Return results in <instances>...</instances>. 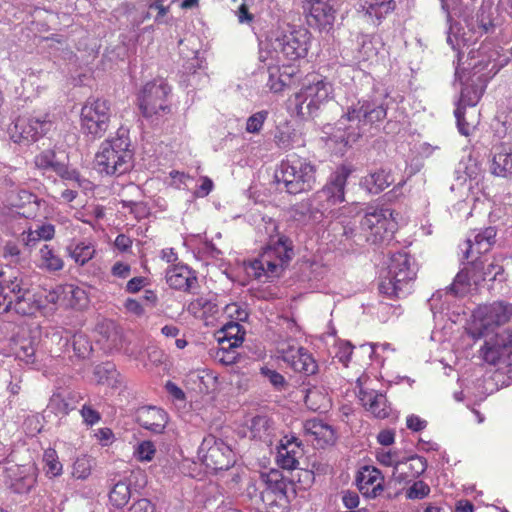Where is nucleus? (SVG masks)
Segmentation results:
<instances>
[{
  "instance_id": "obj_56",
  "label": "nucleus",
  "mask_w": 512,
  "mask_h": 512,
  "mask_svg": "<svg viewBox=\"0 0 512 512\" xmlns=\"http://www.w3.org/2000/svg\"><path fill=\"white\" fill-rule=\"evenodd\" d=\"M73 348L79 357H85V355L91 350L88 340L83 335L73 336Z\"/></svg>"
},
{
  "instance_id": "obj_29",
  "label": "nucleus",
  "mask_w": 512,
  "mask_h": 512,
  "mask_svg": "<svg viewBox=\"0 0 512 512\" xmlns=\"http://www.w3.org/2000/svg\"><path fill=\"white\" fill-rule=\"evenodd\" d=\"M496 230L494 227H486L478 232L473 239L466 240L467 249L465 258L469 259L475 253L477 255L488 252L495 242Z\"/></svg>"
},
{
  "instance_id": "obj_12",
  "label": "nucleus",
  "mask_w": 512,
  "mask_h": 512,
  "mask_svg": "<svg viewBox=\"0 0 512 512\" xmlns=\"http://www.w3.org/2000/svg\"><path fill=\"white\" fill-rule=\"evenodd\" d=\"M198 456L207 468L214 471L228 470L236 462V455L231 446L213 434L203 438Z\"/></svg>"
},
{
  "instance_id": "obj_41",
  "label": "nucleus",
  "mask_w": 512,
  "mask_h": 512,
  "mask_svg": "<svg viewBox=\"0 0 512 512\" xmlns=\"http://www.w3.org/2000/svg\"><path fill=\"white\" fill-rule=\"evenodd\" d=\"M59 161L56 157V152L53 149H45L40 151L34 156V167L40 170L43 174L47 171L54 172L59 167Z\"/></svg>"
},
{
  "instance_id": "obj_49",
  "label": "nucleus",
  "mask_w": 512,
  "mask_h": 512,
  "mask_svg": "<svg viewBox=\"0 0 512 512\" xmlns=\"http://www.w3.org/2000/svg\"><path fill=\"white\" fill-rule=\"evenodd\" d=\"M267 111H259L251 115L246 122V131L248 133H259L267 119Z\"/></svg>"
},
{
  "instance_id": "obj_8",
  "label": "nucleus",
  "mask_w": 512,
  "mask_h": 512,
  "mask_svg": "<svg viewBox=\"0 0 512 512\" xmlns=\"http://www.w3.org/2000/svg\"><path fill=\"white\" fill-rule=\"evenodd\" d=\"M112 119L111 102L104 98H88L80 110V128L90 140L103 138L110 128Z\"/></svg>"
},
{
  "instance_id": "obj_27",
  "label": "nucleus",
  "mask_w": 512,
  "mask_h": 512,
  "mask_svg": "<svg viewBox=\"0 0 512 512\" xmlns=\"http://www.w3.org/2000/svg\"><path fill=\"white\" fill-rule=\"evenodd\" d=\"M304 431L311 437V442L319 448H324L335 441L334 430L321 420L310 419L305 421Z\"/></svg>"
},
{
  "instance_id": "obj_48",
  "label": "nucleus",
  "mask_w": 512,
  "mask_h": 512,
  "mask_svg": "<svg viewBox=\"0 0 512 512\" xmlns=\"http://www.w3.org/2000/svg\"><path fill=\"white\" fill-rule=\"evenodd\" d=\"M261 374L266 377L277 391H283L287 387V381L282 374L268 367H262Z\"/></svg>"
},
{
  "instance_id": "obj_10",
  "label": "nucleus",
  "mask_w": 512,
  "mask_h": 512,
  "mask_svg": "<svg viewBox=\"0 0 512 512\" xmlns=\"http://www.w3.org/2000/svg\"><path fill=\"white\" fill-rule=\"evenodd\" d=\"M353 168L340 165L331 174L328 182L314 194L322 214L332 213L333 207L345 201V188Z\"/></svg>"
},
{
  "instance_id": "obj_61",
  "label": "nucleus",
  "mask_w": 512,
  "mask_h": 512,
  "mask_svg": "<svg viewBox=\"0 0 512 512\" xmlns=\"http://www.w3.org/2000/svg\"><path fill=\"white\" fill-rule=\"evenodd\" d=\"M132 245L133 240L125 234H119L114 241L115 248L122 253L130 251Z\"/></svg>"
},
{
  "instance_id": "obj_2",
  "label": "nucleus",
  "mask_w": 512,
  "mask_h": 512,
  "mask_svg": "<svg viewBox=\"0 0 512 512\" xmlns=\"http://www.w3.org/2000/svg\"><path fill=\"white\" fill-rule=\"evenodd\" d=\"M387 117V106L372 99H359L346 108L340 118L346 143L357 142L362 136L378 129Z\"/></svg>"
},
{
  "instance_id": "obj_42",
  "label": "nucleus",
  "mask_w": 512,
  "mask_h": 512,
  "mask_svg": "<svg viewBox=\"0 0 512 512\" xmlns=\"http://www.w3.org/2000/svg\"><path fill=\"white\" fill-rule=\"evenodd\" d=\"M305 404L312 411L322 412L329 408L330 399L319 388L313 387L308 389L306 393Z\"/></svg>"
},
{
  "instance_id": "obj_44",
  "label": "nucleus",
  "mask_w": 512,
  "mask_h": 512,
  "mask_svg": "<svg viewBox=\"0 0 512 512\" xmlns=\"http://www.w3.org/2000/svg\"><path fill=\"white\" fill-rule=\"evenodd\" d=\"M43 462L47 477L54 478L63 473V465L59 461L58 453L54 448H47L44 451Z\"/></svg>"
},
{
  "instance_id": "obj_25",
  "label": "nucleus",
  "mask_w": 512,
  "mask_h": 512,
  "mask_svg": "<svg viewBox=\"0 0 512 512\" xmlns=\"http://www.w3.org/2000/svg\"><path fill=\"white\" fill-rule=\"evenodd\" d=\"M426 468V459L415 455L408 457L405 460H400L396 465L395 470H393V476L398 481L409 482L423 474Z\"/></svg>"
},
{
  "instance_id": "obj_47",
  "label": "nucleus",
  "mask_w": 512,
  "mask_h": 512,
  "mask_svg": "<svg viewBox=\"0 0 512 512\" xmlns=\"http://www.w3.org/2000/svg\"><path fill=\"white\" fill-rule=\"evenodd\" d=\"M375 458L380 465L393 467L394 469L400 462L399 454L396 451L386 450L385 448H377Z\"/></svg>"
},
{
  "instance_id": "obj_6",
  "label": "nucleus",
  "mask_w": 512,
  "mask_h": 512,
  "mask_svg": "<svg viewBox=\"0 0 512 512\" xmlns=\"http://www.w3.org/2000/svg\"><path fill=\"white\" fill-rule=\"evenodd\" d=\"M316 166L307 158L291 154L282 161L280 172L276 175L285 191L297 195L311 191L316 184Z\"/></svg>"
},
{
  "instance_id": "obj_17",
  "label": "nucleus",
  "mask_w": 512,
  "mask_h": 512,
  "mask_svg": "<svg viewBox=\"0 0 512 512\" xmlns=\"http://www.w3.org/2000/svg\"><path fill=\"white\" fill-rule=\"evenodd\" d=\"M266 86L272 93H281L300 83L301 71L294 65H269Z\"/></svg>"
},
{
  "instance_id": "obj_18",
  "label": "nucleus",
  "mask_w": 512,
  "mask_h": 512,
  "mask_svg": "<svg viewBox=\"0 0 512 512\" xmlns=\"http://www.w3.org/2000/svg\"><path fill=\"white\" fill-rule=\"evenodd\" d=\"M165 279L170 288L185 293L191 292L198 286L196 271L182 262L169 265L165 272Z\"/></svg>"
},
{
  "instance_id": "obj_40",
  "label": "nucleus",
  "mask_w": 512,
  "mask_h": 512,
  "mask_svg": "<svg viewBox=\"0 0 512 512\" xmlns=\"http://www.w3.org/2000/svg\"><path fill=\"white\" fill-rule=\"evenodd\" d=\"M64 290V306L79 310L86 306L88 298L84 289L73 284H65Z\"/></svg>"
},
{
  "instance_id": "obj_58",
  "label": "nucleus",
  "mask_w": 512,
  "mask_h": 512,
  "mask_svg": "<svg viewBox=\"0 0 512 512\" xmlns=\"http://www.w3.org/2000/svg\"><path fill=\"white\" fill-rule=\"evenodd\" d=\"M455 117L457 119V127L459 132L464 136H469L472 132V127L465 119L463 108L458 107L455 110Z\"/></svg>"
},
{
  "instance_id": "obj_15",
  "label": "nucleus",
  "mask_w": 512,
  "mask_h": 512,
  "mask_svg": "<svg viewBox=\"0 0 512 512\" xmlns=\"http://www.w3.org/2000/svg\"><path fill=\"white\" fill-rule=\"evenodd\" d=\"M170 86L163 80H153L144 85L139 95V108L145 117H152L159 113H168L170 106L168 96Z\"/></svg>"
},
{
  "instance_id": "obj_21",
  "label": "nucleus",
  "mask_w": 512,
  "mask_h": 512,
  "mask_svg": "<svg viewBox=\"0 0 512 512\" xmlns=\"http://www.w3.org/2000/svg\"><path fill=\"white\" fill-rule=\"evenodd\" d=\"M384 476L375 466L365 465L358 470L356 484L367 498H375L384 491Z\"/></svg>"
},
{
  "instance_id": "obj_32",
  "label": "nucleus",
  "mask_w": 512,
  "mask_h": 512,
  "mask_svg": "<svg viewBox=\"0 0 512 512\" xmlns=\"http://www.w3.org/2000/svg\"><path fill=\"white\" fill-rule=\"evenodd\" d=\"M12 310L22 316H32L41 310L37 290L30 289L13 299Z\"/></svg>"
},
{
  "instance_id": "obj_43",
  "label": "nucleus",
  "mask_w": 512,
  "mask_h": 512,
  "mask_svg": "<svg viewBox=\"0 0 512 512\" xmlns=\"http://www.w3.org/2000/svg\"><path fill=\"white\" fill-rule=\"evenodd\" d=\"M64 291V285H56L51 289H37L38 298L41 300V309L46 308L49 304L63 305Z\"/></svg>"
},
{
  "instance_id": "obj_57",
  "label": "nucleus",
  "mask_w": 512,
  "mask_h": 512,
  "mask_svg": "<svg viewBox=\"0 0 512 512\" xmlns=\"http://www.w3.org/2000/svg\"><path fill=\"white\" fill-rule=\"evenodd\" d=\"M80 414L84 422L90 426L98 423L101 419L100 413L87 404L83 405Z\"/></svg>"
},
{
  "instance_id": "obj_38",
  "label": "nucleus",
  "mask_w": 512,
  "mask_h": 512,
  "mask_svg": "<svg viewBox=\"0 0 512 512\" xmlns=\"http://www.w3.org/2000/svg\"><path fill=\"white\" fill-rule=\"evenodd\" d=\"M394 0H364L362 9L370 18L381 20L394 11Z\"/></svg>"
},
{
  "instance_id": "obj_39",
  "label": "nucleus",
  "mask_w": 512,
  "mask_h": 512,
  "mask_svg": "<svg viewBox=\"0 0 512 512\" xmlns=\"http://www.w3.org/2000/svg\"><path fill=\"white\" fill-rule=\"evenodd\" d=\"M297 131L293 125L286 121L277 126L274 142L279 149L289 150L297 142Z\"/></svg>"
},
{
  "instance_id": "obj_46",
  "label": "nucleus",
  "mask_w": 512,
  "mask_h": 512,
  "mask_svg": "<svg viewBox=\"0 0 512 512\" xmlns=\"http://www.w3.org/2000/svg\"><path fill=\"white\" fill-rule=\"evenodd\" d=\"M156 446L151 440L139 442L135 448L133 455L139 462H151L156 455Z\"/></svg>"
},
{
  "instance_id": "obj_35",
  "label": "nucleus",
  "mask_w": 512,
  "mask_h": 512,
  "mask_svg": "<svg viewBox=\"0 0 512 512\" xmlns=\"http://www.w3.org/2000/svg\"><path fill=\"white\" fill-rule=\"evenodd\" d=\"M38 267L49 272L60 271L64 267V260L52 246L45 244L39 250Z\"/></svg>"
},
{
  "instance_id": "obj_4",
  "label": "nucleus",
  "mask_w": 512,
  "mask_h": 512,
  "mask_svg": "<svg viewBox=\"0 0 512 512\" xmlns=\"http://www.w3.org/2000/svg\"><path fill=\"white\" fill-rule=\"evenodd\" d=\"M128 136L120 134L105 139L95 154L94 167L105 176L119 177L133 168L134 152Z\"/></svg>"
},
{
  "instance_id": "obj_52",
  "label": "nucleus",
  "mask_w": 512,
  "mask_h": 512,
  "mask_svg": "<svg viewBox=\"0 0 512 512\" xmlns=\"http://www.w3.org/2000/svg\"><path fill=\"white\" fill-rule=\"evenodd\" d=\"M2 256L10 263H19L21 258V250L19 245L14 241L6 242L2 250Z\"/></svg>"
},
{
  "instance_id": "obj_51",
  "label": "nucleus",
  "mask_w": 512,
  "mask_h": 512,
  "mask_svg": "<svg viewBox=\"0 0 512 512\" xmlns=\"http://www.w3.org/2000/svg\"><path fill=\"white\" fill-rule=\"evenodd\" d=\"M236 348H227V344L219 345V349L216 351L215 358L224 365L234 364L238 358Z\"/></svg>"
},
{
  "instance_id": "obj_7",
  "label": "nucleus",
  "mask_w": 512,
  "mask_h": 512,
  "mask_svg": "<svg viewBox=\"0 0 512 512\" xmlns=\"http://www.w3.org/2000/svg\"><path fill=\"white\" fill-rule=\"evenodd\" d=\"M512 318V304L503 300L479 305L472 312L466 332L473 340L488 336L496 328L507 324Z\"/></svg>"
},
{
  "instance_id": "obj_45",
  "label": "nucleus",
  "mask_w": 512,
  "mask_h": 512,
  "mask_svg": "<svg viewBox=\"0 0 512 512\" xmlns=\"http://www.w3.org/2000/svg\"><path fill=\"white\" fill-rule=\"evenodd\" d=\"M93 458L89 455H81L72 465V476L76 479L86 480L92 473Z\"/></svg>"
},
{
  "instance_id": "obj_64",
  "label": "nucleus",
  "mask_w": 512,
  "mask_h": 512,
  "mask_svg": "<svg viewBox=\"0 0 512 512\" xmlns=\"http://www.w3.org/2000/svg\"><path fill=\"white\" fill-rule=\"evenodd\" d=\"M395 441V432L391 429L381 430L377 435V442L382 446H390Z\"/></svg>"
},
{
  "instance_id": "obj_28",
  "label": "nucleus",
  "mask_w": 512,
  "mask_h": 512,
  "mask_svg": "<svg viewBox=\"0 0 512 512\" xmlns=\"http://www.w3.org/2000/svg\"><path fill=\"white\" fill-rule=\"evenodd\" d=\"M82 399L81 393L77 391L57 392L51 396L48 408L56 415H68Z\"/></svg>"
},
{
  "instance_id": "obj_23",
  "label": "nucleus",
  "mask_w": 512,
  "mask_h": 512,
  "mask_svg": "<svg viewBox=\"0 0 512 512\" xmlns=\"http://www.w3.org/2000/svg\"><path fill=\"white\" fill-rule=\"evenodd\" d=\"M284 361L298 373L313 375L318 370V365L311 353L305 348L290 349L283 357Z\"/></svg>"
},
{
  "instance_id": "obj_1",
  "label": "nucleus",
  "mask_w": 512,
  "mask_h": 512,
  "mask_svg": "<svg viewBox=\"0 0 512 512\" xmlns=\"http://www.w3.org/2000/svg\"><path fill=\"white\" fill-rule=\"evenodd\" d=\"M301 87L288 98L289 109L301 120L317 115L320 107L333 95V85L318 72H309L300 81Z\"/></svg>"
},
{
  "instance_id": "obj_55",
  "label": "nucleus",
  "mask_w": 512,
  "mask_h": 512,
  "mask_svg": "<svg viewBox=\"0 0 512 512\" xmlns=\"http://www.w3.org/2000/svg\"><path fill=\"white\" fill-rule=\"evenodd\" d=\"M167 1L168 0H149L148 9L157 12L154 17L156 23H163L164 17L169 13L170 6L165 5Z\"/></svg>"
},
{
  "instance_id": "obj_14",
  "label": "nucleus",
  "mask_w": 512,
  "mask_h": 512,
  "mask_svg": "<svg viewBox=\"0 0 512 512\" xmlns=\"http://www.w3.org/2000/svg\"><path fill=\"white\" fill-rule=\"evenodd\" d=\"M361 229L366 239L372 244H379L390 240L396 230V222L392 211L387 208L368 210L361 220Z\"/></svg>"
},
{
  "instance_id": "obj_37",
  "label": "nucleus",
  "mask_w": 512,
  "mask_h": 512,
  "mask_svg": "<svg viewBox=\"0 0 512 512\" xmlns=\"http://www.w3.org/2000/svg\"><path fill=\"white\" fill-rule=\"evenodd\" d=\"M394 182L389 171L379 169L364 177L363 183L370 193L377 194L388 188Z\"/></svg>"
},
{
  "instance_id": "obj_16",
  "label": "nucleus",
  "mask_w": 512,
  "mask_h": 512,
  "mask_svg": "<svg viewBox=\"0 0 512 512\" xmlns=\"http://www.w3.org/2000/svg\"><path fill=\"white\" fill-rule=\"evenodd\" d=\"M303 13L309 23L320 28L333 25L336 18V0H303Z\"/></svg>"
},
{
  "instance_id": "obj_33",
  "label": "nucleus",
  "mask_w": 512,
  "mask_h": 512,
  "mask_svg": "<svg viewBox=\"0 0 512 512\" xmlns=\"http://www.w3.org/2000/svg\"><path fill=\"white\" fill-rule=\"evenodd\" d=\"M250 435L266 444H272L275 427L274 423L267 416H255L252 418L250 426Z\"/></svg>"
},
{
  "instance_id": "obj_5",
  "label": "nucleus",
  "mask_w": 512,
  "mask_h": 512,
  "mask_svg": "<svg viewBox=\"0 0 512 512\" xmlns=\"http://www.w3.org/2000/svg\"><path fill=\"white\" fill-rule=\"evenodd\" d=\"M417 278L414 258L407 252H397L390 257L388 272L379 282V292L390 299L405 297Z\"/></svg>"
},
{
  "instance_id": "obj_3",
  "label": "nucleus",
  "mask_w": 512,
  "mask_h": 512,
  "mask_svg": "<svg viewBox=\"0 0 512 512\" xmlns=\"http://www.w3.org/2000/svg\"><path fill=\"white\" fill-rule=\"evenodd\" d=\"M293 254L292 241L281 235L276 242H270L258 257L245 265L246 272L262 282L278 278L288 266Z\"/></svg>"
},
{
  "instance_id": "obj_30",
  "label": "nucleus",
  "mask_w": 512,
  "mask_h": 512,
  "mask_svg": "<svg viewBox=\"0 0 512 512\" xmlns=\"http://www.w3.org/2000/svg\"><path fill=\"white\" fill-rule=\"evenodd\" d=\"M491 173L500 177L512 174V146L510 144L500 143L494 147Z\"/></svg>"
},
{
  "instance_id": "obj_26",
  "label": "nucleus",
  "mask_w": 512,
  "mask_h": 512,
  "mask_svg": "<svg viewBox=\"0 0 512 512\" xmlns=\"http://www.w3.org/2000/svg\"><path fill=\"white\" fill-rule=\"evenodd\" d=\"M66 253L76 265L84 266L97 255L96 244L90 239H72Z\"/></svg>"
},
{
  "instance_id": "obj_24",
  "label": "nucleus",
  "mask_w": 512,
  "mask_h": 512,
  "mask_svg": "<svg viewBox=\"0 0 512 512\" xmlns=\"http://www.w3.org/2000/svg\"><path fill=\"white\" fill-rule=\"evenodd\" d=\"M11 489L18 494L28 493L36 484L37 477L32 467L14 466L7 470Z\"/></svg>"
},
{
  "instance_id": "obj_63",
  "label": "nucleus",
  "mask_w": 512,
  "mask_h": 512,
  "mask_svg": "<svg viewBox=\"0 0 512 512\" xmlns=\"http://www.w3.org/2000/svg\"><path fill=\"white\" fill-rule=\"evenodd\" d=\"M147 279L142 276L133 277L130 279L125 287V290L128 293H137L139 292L145 285H146Z\"/></svg>"
},
{
  "instance_id": "obj_31",
  "label": "nucleus",
  "mask_w": 512,
  "mask_h": 512,
  "mask_svg": "<svg viewBox=\"0 0 512 512\" xmlns=\"http://www.w3.org/2000/svg\"><path fill=\"white\" fill-rule=\"evenodd\" d=\"M359 399L365 409L375 417L384 419L389 416V406L385 395L375 391L360 390Z\"/></svg>"
},
{
  "instance_id": "obj_36",
  "label": "nucleus",
  "mask_w": 512,
  "mask_h": 512,
  "mask_svg": "<svg viewBox=\"0 0 512 512\" xmlns=\"http://www.w3.org/2000/svg\"><path fill=\"white\" fill-rule=\"evenodd\" d=\"M109 503L116 509H123L131 498V482L128 479L119 480L110 489Z\"/></svg>"
},
{
  "instance_id": "obj_50",
  "label": "nucleus",
  "mask_w": 512,
  "mask_h": 512,
  "mask_svg": "<svg viewBox=\"0 0 512 512\" xmlns=\"http://www.w3.org/2000/svg\"><path fill=\"white\" fill-rule=\"evenodd\" d=\"M482 93L478 90L476 86H468L462 89L461 91V103L464 106H475L481 99Z\"/></svg>"
},
{
  "instance_id": "obj_62",
  "label": "nucleus",
  "mask_w": 512,
  "mask_h": 512,
  "mask_svg": "<svg viewBox=\"0 0 512 512\" xmlns=\"http://www.w3.org/2000/svg\"><path fill=\"white\" fill-rule=\"evenodd\" d=\"M130 273V265L120 261L114 263V265L111 268V274L117 278L125 279L130 275Z\"/></svg>"
},
{
  "instance_id": "obj_11",
  "label": "nucleus",
  "mask_w": 512,
  "mask_h": 512,
  "mask_svg": "<svg viewBox=\"0 0 512 512\" xmlns=\"http://www.w3.org/2000/svg\"><path fill=\"white\" fill-rule=\"evenodd\" d=\"M52 122L47 114L41 116H18L8 127V134L16 144H32L40 140L51 129Z\"/></svg>"
},
{
  "instance_id": "obj_9",
  "label": "nucleus",
  "mask_w": 512,
  "mask_h": 512,
  "mask_svg": "<svg viewBox=\"0 0 512 512\" xmlns=\"http://www.w3.org/2000/svg\"><path fill=\"white\" fill-rule=\"evenodd\" d=\"M264 488L261 499L272 512H286L290 506L291 495L295 494L294 483L279 470L272 469L262 473Z\"/></svg>"
},
{
  "instance_id": "obj_20",
  "label": "nucleus",
  "mask_w": 512,
  "mask_h": 512,
  "mask_svg": "<svg viewBox=\"0 0 512 512\" xmlns=\"http://www.w3.org/2000/svg\"><path fill=\"white\" fill-rule=\"evenodd\" d=\"M304 449L301 441L295 436H284L277 448L276 463L285 470L298 468L299 459L303 456Z\"/></svg>"
},
{
  "instance_id": "obj_13",
  "label": "nucleus",
  "mask_w": 512,
  "mask_h": 512,
  "mask_svg": "<svg viewBox=\"0 0 512 512\" xmlns=\"http://www.w3.org/2000/svg\"><path fill=\"white\" fill-rule=\"evenodd\" d=\"M485 340L478 350V358L486 365H506L512 358V329H504Z\"/></svg>"
},
{
  "instance_id": "obj_34",
  "label": "nucleus",
  "mask_w": 512,
  "mask_h": 512,
  "mask_svg": "<svg viewBox=\"0 0 512 512\" xmlns=\"http://www.w3.org/2000/svg\"><path fill=\"white\" fill-rule=\"evenodd\" d=\"M219 345L227 344V348H238L243 340L245 331L238 322H229L218 332Z\"/></svg>"
},
{
  "instance_id": "obj_54",
  "label": "nucleus",
  "mask_w": 512,
  "mask_h": 512,
  "mask_svg": "<svg viewBox=\"0 0 512 512\" xmlns=\"http://www.w3.org/2000/svg\"><path fill=\"white\" fill-rule=\"evenodd\" d=\"M430 493V487L423 481H416L407 490L406 497L408 499H423Z\"/></svg>"
},
{
  "instance_id": "obj_60",
  "label": "nucleus",
  "mask_w": 512,
  "mask_h": 512,
  "mask_svg": "<svg viewBox=\"0 0 512 512\" xmlns=\"http://www.w3.org/2000/svg\"><path fill=\"white\" fill-rule=\"evenodd\" d=\"M58 176L65 180L80 182V174L76 170H70L65 164L59 163V167L54 171Z\"/></svg>"
},
{
  "instance_id": "obj_59",
  "label": "nucleus",
  "mask_w": 512,
  "mask_h": 512,
  "mask_svg": "<svg viewBox=\"0 0 512 512\" xmlns=\"http://www.w3.org/2000/svg\"><path fill=\"white\" fill-rule=\"evenodd\" d=\"M128 512H156V507L150 500L142 498L135 501Z\"/></svg>"
},
{
  "instance_id": "obj_19",
  "label": "nucleus",
  "mask_w": 512,
  "mask_h": 512,
  "mask_svg": "<svg viewBox=\"0 0 512 512\" xmlns=\"http://www.w3.org/2000/svg\"><path fill=\"white\" fill-rule=\"evenodd\" d=\"M310 32L305 28L295 29L282 38L281 52L288 60L304 58L309 50Z\"/></svg>"
},
{
  "instance_id": "obj_53",
  "label": "nucleus",
  "mask_w": 512,
  "mask_h": 512,
  "mask_svg": "<svg viewBox=\"0 0 512 512\" xmlns=\"http://www.w3.org/2000/svg\"><path fill=\"white\" fill-rule=\"evenodd\" d=\"M3 281L6 283L7 288L10 290L12 294H14V298L17 296H21V294H24L26 291L30 290V287L27 283L23 281L22 278H19L18 276H14L9 279H3Z\"/></svg>"
},
{
  "instance_id": "obj_22",
  "label": "nucleus",
  "mask_w": 512,
  "mask_h": 512,
  "mask_svg": "<svg viewBox=\"0 0 512 512\" xmlns=\"http://www.w3.org/2000/svg\"><path fill=\"white\" fill-rule=\"evenodd\" d=\"M136 421L142 428L161 434L168 423V414L162 408L144 406L137 410Z\"/></svg>"
}]
</instances>
